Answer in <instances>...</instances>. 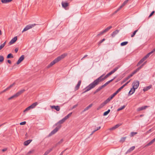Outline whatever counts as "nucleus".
I'll list each match as a JSON object with an SVG mask.
<instances>
[{
	"label": "nucleus",
	"mask_w": 155,
	"mask_h": 155,
	"mask_svg": "<svg viewBox=\"0 0 155 155\" xmlns=\"http://www.w3.org/2000/svg\"><path fill=\"white\" fill-rule=\"evenodd\" d=\"M112 74L110 72L109 73L107 74L103 78V77L104 74L102 75L98 78L94 80L93 82L90 84L89 85L87 86L85 88V91L83 92L82 94H84L89 91L92 89L94 88L100 82L104 80L105 79L108 78L109 76L111 75Z\"/></svg>",
	"instance_id": "obj_1"
},
{
	"label": "nucleus",
	"mask_w": 155,
	"mask_h": 155,
	"mask_svg": "<svg viewBox=\"0 0 155 155\" xmlns=\"http://www.w3.org/2000/svg\"><path fill=\"white\" fill-rule=\"evenodd\" d=\"M64 122V120L63 119H62V120H60L58 123H56L55 124V125L57 126V127L49 134V136H51L56 133L61 128V124H63Z\"/></svg>",
	"instance_id": "obj_2"
},
{
	"label": "nucleus",
	"mask_w": 155,
	"mask_h": 155,
	"mask_svg": "<svg viewBox=\"0 0 155 155\" xmlns=\"http://www.w3.org/2000/svg\"><path fill=\"white\" fill-rule=\"evenodd\" d=\"M25 91V90L24 89H22L21 90L17 93H16L15 94H14L13 96H12L10 97H9L8 98V100H10L13 99L14 98L17 97L19 96L20 95H21L22 93H23Z\"/></svg>",
	"instance_id": "obj_3"
},
{
	"label": "nucleus",
	"mask_w": 155,
	"mask_h": 155,
	"mask_svg": "<svg viewBox=\"0 0 155 155\" xmlns=\"http://www.w3.org/2000/svg\"><path fill=\"white\" fill-rule=\"evenodd\" d=\"M38 25L35 24H32L28 25L26 26V27L24 28V29L22 31V33L24 32L27 30L31 29L34 27L35 25Z\"/></svg>",
	"instance_id": "obj_4"
},
{
	"label": "nucleus",
	"mask_w": 155,
	"mask_h": 155,
	"mask_svg": "<svg viewBox=\"0 0 155 155\" xmlns=\"http://www.w3.org/2000/svg\"><path fill=\"white\" fill-rule=\"evenodd\" d=\"M116 77H114L113 79H112L108 81L107 82H106L105 84H104V85L101 86L99 87L98 88L97 90H98L99 91L100 90H101V89H102L103 88H104V87H105L107 85H108L109 83L112 82V81H113L115 78Z\"/></svg>",
	"instance_id": "obj_5"
},
{
	"label": "nucleus",
	"mask_w": 155,
	"mask_h": 155,
	"mask_svg": "<svg viewBox=\"0 0 155 155\" xmlns=\"http://www.w3.org/2000/svg\"><path fill=\"white\" fill-rule=\"evenodd\" d=\"M111 28H112L111 26H109V27H107L106 29H105L103 31H102L99 34H98L97 35L98 36H99L101 35H102L104 33L108 31Z\"/></svg>",
	"instance_id": "obj_6"
},
{
	"label": "nucleus",
	"mask_w": 155,
	"mask_h": 155,
	"mask_svg": "<svg viewBox=\"0 0 155 155\" xmlns=\"http://www.w3.org/2000/svg\"><path fill=\"white\" fill-rule=\"evenodd\" d=\"M139 82L138 81H136L134 82L132 84L133 87L137 89L139 86Z\"/></svg>",
	"instance_id": "obj_7"
},
{
	"label": "nucleus",
	"mask_w": 155,
	"mask_h": 155,
	"mask_svg": "<svg viewBox=\"0 0 155 155\" xmlns=\"http://www.w3.org/2000/svg\"><path fill=\"white\" fill-rule=\"evenodd\" d=\"M58 61L57 60V58H55L52 61L49 65L47 66V68H49L50 67L52 66L53 65L55 64L56 63L58 62Z\"/></svg>",
	"instance_id": "obj_8"
},
{
	"label": "nucleus",
	"mask_w": 155,
	"mask_h": 155,
	"mask_svg": "<svg viewBox=\"0 0 155 155\" xmlns=\"http://www.w3.org/2000/svg\"><path fill=\"white\" fill-rule=\"evenodd\" d=\"M67 55V53H64L58 57L57 58H56L57 60L59 61L62 59L64 58Z\"/></svg>",
	"instance_id": "obj_9"
},
{
	"label": "nucleus",
	"mask_w": 155,
	"mask_h": 155,
	"mask_svg": "<svg viewBox=\"0 0 155 155\" xmlns=\"http://www.w3.org/2000/svg\"><path fill=\"white\" fill-rule=\"evenodd\" d=\"M108 102L106 100L103 103H102L97 108V110H99L103 107Z\"/></svg>",
	"instance_id": "obj_10"
},
{
	"label": "nucleus",
	"mask_w": 155,
	"mask_h": 155,
	"mask_svg": "<svg viewBox=\"0 0 155 155\" xmlns=\"http://www.w3.org/2000/svg\"><path fill=\"white\" fill-rule=\"evenodd\" d=\"M149 107V106H142L141 107H140L138 108L137 109V110L138 111H140L142 110H145Z\"/></svg>",
	"instance_id": "obj_11"
},
{
	"label": "nucleus",
	"mask_w": 155,
	"mask_h": 155,
	"mask_svg": "<svg viewBox=\"0 0 155 155\" xmlns=\"http://www.w3.org/2000/svg\"><path fill=\"white\" fill-rule=\"evenodd\" d=\"M24 55H21L18 61L16 63L17 64H19L24 60Z\"/></svg>",
	"instance_id": "obj_12"
},
{
	"label": "nucleus",
	"mask_w": 155,
	"mask_h": 155,
	"mask_svg": "<svg viewBox=\"0 0 155 155\" xmlns=\"http://www.w3.org/2000/svg\"><path fill=\"white\" fill-rule=\"evenodd\" d=\"M17 36H15L9 42V44L10 45H11L14 43L17 40Z\"/></svg>",
	"instance_id": "obj_13"
},
{
	"label": "nucleus",
	"mask_w": 155,
	"mask_h": 155,
	"mask_svg": "<svg viewBox=\"0 0 155 155\" xmlns=\"http://www.w3.org/2000/svg\"><path fill=\"white\" fill-rule=\"evenodd\" d=\"M147 57L145 56L143 58L137 63V66H139L141 64L142 62H143L145 60L147 59Z\"/></svg>",
	"instance_id": "obj_14"
},
{
	"label": "nucleus",
	"mask_w": 155,
	"mask_h": 155,
	"mask_svg": "<svg viewBox=\"0 0 155 155\" xmlns=\"http://www.w3.org/2000/svg\"><path fill=\"white\" fill-rule=\"evenodd\" d=\"M147 57L145 56L143 58L137 63V66H139L141 64L142 62H143L145 60L147 59Z\"/></svg>",
	"instance_id": "obj_15"
},
{
	"label": "nucleus",
	"mask_w": 155,
	"mask_h": 155,
	"mask_svg": "<svg viewBox=\"0 0 155 155\" xmlns=\"http://www.w3.org/2000/svg\"><path fill=\"white\" fill-rule=\"evenodd\" d=\"M61 5L62 7L65 9H66V8L69 5V4L68 3L63 2H61Z\"/></svg>",
	"instance_id": "obj_16"
},
{
	"label": "nucleus",
	"mask_w": 155,
	"mask_h": 155,
	"mask_svg": "<svg viewBox=\"0 0 155 155\" xmlns=\"http://www.w3.org/2000/svg\"><path fill=\"white\" fill-rule=\"evenodd\" d=\"M81 81L80 80L78 81V84H77V85L76 86V87H75V90H74L75 91H76L77 90H78L79 88V87L81 85Z\"/></svg>",
	"instance_id": "obj_17"
},
{
	"label": "nucleus",
	"mask_w": 155,
	"mask_h": 155,
	"mask_svg": "<svg viewBox=\"0 0 155 155\" xmlns=\"http://www.w3.org/2000/svg\"><path fill=\"white\" fill-rule=\"evenodd\" d=\"M119 32L118 30H116L114 31H113L112 34H111V36L112 37H114L116 35H117Z\"/></svg>",
	"instance_id": "obj_18"
},
{
	"label": "nucleus",
	"mask_w": 155,
	"mask_h": 155,
	"mask_svg": "<svg viewBox=\"0 0 155 155\" xmlns=\"http://www.w3.org/2000/svg\"><path fill=\"white\" fill-rule=\"evenodd\" d=\"M51 108L54 109L57 111H59L60 110V107L58 106H52L51 107Z\"/></svg>",
	"instance_id": "obj_19"
},
{
	"label": "nucleus",
	"mask_w": 155,
	"mask_h": 155,
	"mask_svg": "<svg viewBox=\"0 0 155 155\" xmlns=\"http://www.w3.org/2000/svg\"><path fill=\"white\" fill-rule=\"evenodd\" d=\"M152 87V85H150L147 87H144L143 89V91H146L150 89Z\"/></svg>",
	"instance_id": "obj_20"
},
{
	"label": "nucleus",
	"mask_w": 155,
	"mask_h": 155,
	"mask_svg": "<svg viewBox=\"0 0 155 155\" xmlns=\"http://www.w3.org/2000/svg\"><path fill=\"white\" fill-rule=\"evenodd\" d=\"M38 104L37 102H35L33 103L32 104L29 106L31 109L34 108Z\"/></svg>",
	"instance_id": "obj_21"
},
{
	"label": "nucleus",
	"mask_w": 155,
	"mask_h": 155,
	"mask_svg": "<svg viewBox=\"0 0 155 155\" xmlns=\"http://www.w3.org/2000/svg\"><path fill=\"white\" fill-rule=\"evenodd\" d=\"M135 148V146H132L131 147L129 150H128L127 151V152L126 153L127 154V153H130L132 151L134 150Z\"/></svg>",
	"instance_id": "obj_22"
},
{
	"label": "nucleus",
	"mask_w": 155,
	"mask_h": 155,
	"mask_svg": "<svg viewBox=\"0 0 155 155\" xmlns=\"http://www.w3.org/2000/svg\"><path fill=\"white\" fill-rule=\"evenodd\" d=\"M116 95L113 93V94L111 95L106 100L108 102H109Z\"/></svg>",
	"instance_id": "obj_23"
},
{
	"label": "nucleus",
	"mask_w": 155,
	"mask_h": 155,
	"mask_svg": "<svg viewBox=\"0 0 155 155\" xmlns=\"http://www.w3.org/2000/svg\"><path fill=\"white\" fill-rule=\"evenodd\" d=\"M53 150V148H50L43 155H47Z\"/></svg>",
	"instance_id": "obj_24"
},
{
	"label": "nucleus",
	"mask_w": 155,
	"mask_h": 155,
	"mask_svg": "<svg viewBox=\"0 0 155 155\" xmlns=\"http://www.w3.org/2000/svg\"><path fill=\"white\" fill-rule=\"evenodd\" d=\"M32 140H29L26 141L24 142V144L25 146H27L31 143Z\"/></svg>",
	"instance_id": "obj_25"
},
{
	"label": "nucleus",
	"mask_w": 155,
	"mask_h": 155,
	"mask_svg": "<svg viewBox=\"0 0 155 155\" xmlns=\"http://www.w3.org/2000/svg\"><path fill=\"white\" fill-rule=\"evenodd\" d=\"M136 89L135 88H131L130 91L129 92V94L130 95H132V94H133L135 91V90Z\"/></svg>",
	"instance_id": "obj_26"
},
{
	"label": "nucleus",
	"mask_w": 155,
	"mask_h": 155,
	"mask_svg": "<svg viewBox=\"0 0 155 155\" xmlns=\"http://www.w3.org/2000/svg\"><path fill=\"white\" fill-rule=\"evenodd\" d=\"M128 1L129 0H125L122 4V5L120 7V8L121 9L127 3Z\"/></svg>",
	"instance_id": "obj_27"
},
{
	"label": "nucleus",
	"mask_w": 155,
	"mask_h": 155,
	"mask_svg": "<svg viewBox=\"0 0 155 155\" xmlns=\"http://www.w3.org/2000/svg\"><path fill=\"white\" fill-rule=\"evenodd\" d=\"M155 141V138H154L153 140H152L151 141L149 142L148 143H147L146 145V146H148L151 145Z\"/></svg>",
	"instance_id": "obj_28"
},
{
	"label": "nucleus",
	"mask_w": 155,
	"mask_h": 155,
	"mask_svg": "<svg viewBox=\"0 0 155 155\" xmlns=\"http://www.w3.org/2000/svg\"><path fill=\"white\" fill-rule=\"evenodd\" d=\"M93 105V104H90L88 106L86 107L84 110L83 111H85L87 110H88Z\"/></svg>",
	"instance_id": "obj_29"
},
{
	"label": "nucleus",
	"mask_w": 155,
	"mask_h": 155,
	"mask_svg": "<svg viewBox=\"0 0 155 155\" xmlns=\"http://www.w3.org/2000/svg\"><path fill=\"white\" fill-rule=\"evenodd\" d=\"M12 0H1L2 2L3 3H7L11 2Z\"/></svg>",
	"instance_id": "obj_30"
},
{
	"label": "nucleus",
	"mask_w": 155,
	"mask_h": 155,
	"mask_svg": "<svg viewBox=\"0 0 155 155\" xmlns=\"http://www.w3.org/2000/svg\"><path fill=\"white\" fill-rule=\"evenodd\" d=\"M120 66H118V67H116L114 68L113 70L111 71L110 72L112 74H113L114 72H115L119 68Z\"/></svg>",
	"instance_id": "obj_31"
},
{
	"label": "nucleus",
	"mask_w": 155,
	"mask_h": 155,
	"mask_svg": "<svg viewBox=\"0 0 155 155\" xmlns=\"http://www.w3.org/2000/svg\"><path fill=\"white\" fill-rule=\"evenodd\" d=\"M127 138V137H122L120 140V142L123 143L124 142Z\"/></svg>",
	"instance_id": "obj_32"
},
{
	"label": "nucleus",
	"mask_w": 155,
	"mask_h": 155,
	"mask_svg": "<svg viewBox=\"0 0 155 155\" xmlns=\"http://www.w3.org/2000/svg\"><path fill=\"white\" fill-rule=\"evenodd\" d=\"M145 64V63H144L143 64L140 66L139 67H138L137 68L136 70H135V71H136V72H137L141 68H142L143 66Z\"/></svg>",
	"instance_id": "obj_33"
},
{
	"label": "nucleus",
	"mask_w": 155,
	"mask_h": 155,
	"mask_svg": "<svg viewBox=\"0 0 155 155\" xmlns=\"http://www.w3.org/2000/svg\"><path fill=\"white\" fill-rule=\"evenodd\" d=\"M34 151V150H30V151H29V152H28L26 153V155H30L32 153H33Z\"/></svg>",
	"instance_id": "obj_34"
},
{
	"label": "nucleus",
	"mask_w": 155,
	"mask_h": 155,
	"mask_svg": "<svg viewBox=\"0 0 155 155\" xmlns=\"http://www.w3.org/2000/svg\"><path fill=\"white\" fill-rule=\"evenodd\" d=\"M136 73L137 72H136V71H134L131 74H130V75L128 76L127 77H128V78H130L131 77H132L134 74H136Z\"/></svg>",
	"instance_id": "obj_35"
},
{
	"label": "nucleus",
	"mask_w": 155,
	"mask_h": 155,
	"mask_svg": "<svg viewBox=\"0 0 155 155\" xmlns=\"http://www.w3.org/2000/svg\"><path fill=\"white\" fill-rule=\"evenodd\" d=\"M136 73L137 72H136V71H134L131 74H130V75L128 76L127 77H128V78H130L131 77H132L134 74H136Z\"/></svg>",
	"instance_id": "obj_36"
},
{
	"label": "nucleus",
	"mask_w": 155,
	"mask_h": 155,
	"mask_svg": "<svg viewBox=\"0 0 155 155\" xmlns=\"http://www.w3.org/2000/svg\"><path fill=\"white\" fill-rule=\"evenodd\" d=\"M13 55L11 53L9 54H8L7 56V58H13Z\"/></svg>",
	"instance_id": "obj_37"
},
{
	"label": "nucleus",
	"mask_w": 155,
	"mask_h": 155,
	"mask_svg": "<svg viewBox=\"0 0 155 155\" xmlns=\"http://www.w3.org/2000/svg\"><path fill=\"white\" fill-rule=\"evenodd\" d=\"M110 109H108L107 111L104 112L103 114V115L104 116H106L110 112Z\"/></svg>",
	"instance_id": "obj_38"
},
{
	"label": "nucleus",
	"mask_w": 155,
	"mask_h": 155,
	"mask_svg": "<svg viewBox=\"0 0 155 155\" xmlns=\"http://www.w3.org/2000/svg\"><path fill=\"white\" fill-rule=\"evenodd\" d=\"M137 134V132H131L130 136V137H132L134 136L135 135Z\"/></svg>",
	"instance_id": "obj_39"
},
{
	"label": "nucleus",
	"mask_w": 155,
	"mask_h": 155,
	"mask_svg": "<svg viewBox=\"0 0 155 155\" xmlns=\"http://www.w3.org/2000/svg\"><path fill=\"white\" fill-rule=\"evenodd\" d=\"M6 44V41L1 45L0 46V50H1L5 46Z\"/></svg>",
	"instance_id": "obj_40"
},
{
	"label": "nucleus",
	"mask_w": 155,
	"mask_h": 155,
	"mask_svg": "<svg viewBox=\"0 0 155 155\" xmlns=\"http://www.w3.org/2000/svg\"><path fill=\"white\" fill-rule=\"evenodd\" d=\"M125 105H124L122 106L121 107H120L119 108H118L117 110V111H119L120 110H123L124 109V108L125 107Z\"/></svg>",
	"instance_id": "obj_41"
},
{
	"label": "nucleus",
	"mask_w": 155,
	"mask_h": 155,
	"mask_svg": "<svg viewBox=\"0 0 155 155\" xmlns=\"http://www.w3.org/2000/svg\"><path fill=\"white\" fill-rule=\"evenodd\" d=\"M15 83H13L12 84H11L10 85V86L9 87H7L6 89V90H9L10 88H11L12 86H13L15 84Z\"/></svg>",
	"instance_id": "obj_42"
},
{
	"label": "nucleus",
	"mask_w": 155,
	"mask_h": 155,
	"mask_svg": "<svg viewBox=\"0 0 155 155\" xmlns=\"http://www.w3.org/2000/svg\"><path fill=\"white\" fill-rule=\"evenodd\" d=\"M128 43V42L127 41H124L121 43L120 44V45L121 46H123L126 45Z\"/></svg>",
	"instance_id": "obj_43"
},
{
	"label": "nucleus",
	"mask_w": 155,
	"mask_h": 155,
	"mask_svg": "<svg viewBox=\"0 0 155 155\" xmlns=\"http://www.w3.org/2000/svg\"><path fill=\"white\" fill-rule=\"evenodd\" d=\"M4 60V58L3 56H0V62H2Z\"/></svg>",
	"instance_id": "obj_44"
},
{
	"label": "nucleus",
	"mask_w": 155,
	"mask_h": 155,
	"mask_svg": "<svg viewBox=\"0 0 155 155\" xmlns=\"http://www.w3.org/2000/svg\"><path fill=\"white\" fill-rule=\"evenodd\" d=\"M31 108H30V107L29 106L27 107V108H26L24 110V112H25L29 110Z\"/></svg>",
	"instance_id": "obj_45"
},
{
	"label": "nucleus",
	"mask_w": 155,
	"mask_h": 155,
	"mask_svg": "<svg viewBox=\"0 0 155 155\" xmlns=\"http://www.w3.org/2000/svg\"><path fill=\"white\" fill-rule=\"evenodd\" d=\"M137 31H138V30H136L133 33V34L131 35V37H134V36L135 35L136 32H137Z\"/></svg>",
	"instance_id": "obj_46"
},
{
	"label": "nucleus",
	"mask_w": 155,
	"mask_h": 155,
	"mask_svg": "<svg viewBox=\"0 0 155 155\" xmlns=\"http://www.w3.org/2000/svg\"><path fill=\"white\" fill-rule=\"evenodd\" d=\"M105 40V39L104 38L102 40H101L98 43V45H100V44L102 43Z\"/></svg>",
	"instance_id": "obj_47"
},
{
	"label": "nucleus",
	"mask_w": 155,
	"mask_h": 155,
	"mask_svg": "<svg viewBox=\"0 0 155 155\" xmlns=\"http://www.w3.org/2000/svg\"><path fill=\"white\" fill-rule=\"evenodd\" d=\"M129 78H128V77H127L126 78H124L123 81V82L124 83L126 82L127 81Z\"/></svg>",
	"instance_id": "obj_48"
},
{
	"label": "nucleus",
	"mask_w": 155,
	"mask_h": 155,
	"mask_svg": "<svg viewBox=\"0 0 155 155\" xmlns=\"http://www.w3.org/2000/svg\"><path fill=\"white\" fill-rule=\"evenodd\" d=\"M26 124V122L25 121H23V122L20 123V125H25Z\"/></svg>",
	"instance_id": "obj_49"
},
{
	"label": "nucleus",
	"mask_w": 155,
	"mask_h": 155,
	"mask_svg": "<svg viewBox=\"0 0 155 155\" xmlns=\"http://www.w3.org/2000/svg\"><path fill=\"white\" fill-rule=\"evenodd\" d=\"M151 54L150 53V52H149V53H148L146 55H145V56L147 57V58L148 57H149V56H150V55Z\"/></svg>",
	"instance_id": "obj_50"
},
{
	"label": "nucleus",
	"mask_w": 155,
	"mask_h": 155,
	"mask_svg": "<svg viewBox=\"0 0 155 155\" xmlns=\"http://www.w3.org/2000/svg\"><path fill=\"white\" fill-rule=\"evenodd\" d=\"M131 79L129 81H127L126 82L125 84L123 85V86L124 87L125 86H126L127 84H128L130 81Z\"/></svg>",
	"instance_id": "obj_51"
},
{
	"label": "nucleus",
	"mask_w": 155,
	"mask_h": 155,
	"mask_svg": "<svg viewBox=\"0 0 155 155\" xmlns=\"http://www.w3.org/2000/svg\"><path fill=\"white\" fill-rule=\"evenodd\" d=\"M124 87L123 85L120 88H119L118 90L120 91Z\"/></svg>",
	"instance_id": "obj_52"
},
{
	"label": "nucleus",
	"mask_w": 155,
	"mask_h": 155,
	"mask_svg": "<svg viewBox=\"0 0 155 155\" xmlns=\"http://www.w3.org/2000/svg\"><path fill=\"white\" fill-rule=\"evenodd\" d=\"M121 8H120V7H119V8H118L117 10H116L114 13V14H115L117 13L118 11H119Z\"/></svg>",
	"instance_id": "obj_53"
},
{
	"label": "nucleus",
	"mask_w": 155,
	"mask_h": 155,
	"mask_svg": "<svg viewBox=\"0 0 155 155\" xmlns=\"http://www.w3.org/2000/svg\"><path fill=\"white\" fill-rule=\"evenodd\" d=\"M72 114V113H69V114H68V115H67L66 116H67V118H68L70 117L71 116Z\"/></svg>",
	"instance_id": "obj_54"
},
{
	"label": "nucleus",
	"mask_w": 155,
	"mask_h": 155,
	"mask_svg": "<svg viewBox=\"0 0 155 155\" xmlns=\"http://www.w3.org/2000/svg\"><path fill=\"white\" fill-rule=\"evenodd\" d=\"M72 114V113H69V114H68V115H67L66 116H67V118H68L70 117L71 116Z\"/></svg>",
	"instance_id": "obj_55"
},
{
	"label": "nucleus",
	"mask_w": 155,
	"mask_h": 155,
	"mask_svg": "<svg viewBox=\"0 0 155 155\" xmlns=\"http://www.w3.org/2000/svg\"><path fill=\"white\" fill-rule=\"evenodd\" d=\"M63 141V139H61L58 143V144H60L61 143H62Z\"/></svg>",
	"instance_id": "obj_56"
},
{
	"label": "nucleus",
	"mask_w": 155,
	"mask_h": 155,
	"mask_svg": "<svg viewBox=\"0 0 155 155\" xmlns=\"http://www.w3.org/2000/svg\"><path fill=\"white\" fill-rule=\"evenodd\" d=\"M120 92V91H118V90H117L115 93H114V94L115 95H116V94H117L119 92Z\"/></svg>",
	"instance_id": "obj_57"
},
{
	"label": "nucleus",
	"mask_w": 155,
	"mask_h": 155,
	"mask_svg": "<svg viewBox=\"0 0 155 155\" xmlns=\"http://www.w3.org/2000/svg\"><path fill=\"white\" fill-rule=\"evenodd\" d=\"M154 11H153L150 14V15L149 16V17H150L152 16V15L154 14Z\"/></svg>",
	"instance_id": "obj_58"
},
{
	"label": "nucleus",
	"mask_w": 155,
	"mask_h": 155,
	"mask_svg": "<svg viewBox=\"0 0 155 155\" xmlns=\"http://www.w3.org/2000/svg\"><path fill=\"white\" fill-rule=\"evenodd\" d=\"M63 119L64 120V121H65L66 120H67L68 118H67V117L66 116L64 118H63Z\"/></svg>",
	"instance_id": "obj_59"
},
{
	"label": "nucleus",
	"mask_w": 155,
	"mask_h": 155,
	"mask_svg": "<svg viewBox=\"0 0 155 155\" xmlns=\"http://www.w3.org/2000/svg\"><path fill=\"white\" fill-rule=\"evenodd\" d=\"M18 48H15V52L16 53H17V52L18 51Z\"/></svg>",
	"instance_id": "obj_60"
},
{
	"label": "nucleus",
	"mask_w": 155,
	"mask_h": 155,
	"mask_svg": "<svg viewBox=\"0 0 155 155\" xmlns=\"http://www.w3.org/2000/svg\"><path fill=\"white\" fill-rule=\"evenodd\" d=\"M120 126V124H116L115 126L116 127V128H118V127H119Z\"/></svg>",
	"instance_id": "obj_61"
},
{
	"label": "nucleus",
	"mask_w": 155,
	"mask_h": 155,
	"mask_svg": "<svg viewBox=\"0 0 155 155\" xmlns=\"http://www.w3.org/2000/svg\"><path fill=\"white\" fill-rule=\"evenodd\" d=\"M155 51V48L154 49H153V50L150 52L151 54H152Z\"/></svg>",
	"instance_id": "obj_62"
},
{
	"label": "nucleus",
	"mask_w": 155,
	"mask_h": 155,
	"mask_svg": "<svg viewBox=\"0 0 155 155\" xmlns=\"http://www.w3.org/2000/svg\"><path fill=\"white\" fill-rule=\"evenodd\" d=\"M99 91L98 90H97V89L94 92V94H95L96 93H97Z\"/></svg>",
	"instance_id": "obj_63"
},
{
	"label": "nucleus",
	"mask_w": 155,
	"mask_h": 155,
	"mask_svg": "<svg viewBox=\"0 0 155 155\" xmlns=\"http://www.w3.org/2000/svg\"><path fill=\"white\" fill-rule=\"evenodd\" d=\"M114 129H115V128H114V127H111V128H110L109 129V130H114Z\"/></svg>",
	"instance_id": "obj_64"
}]
</instances>
